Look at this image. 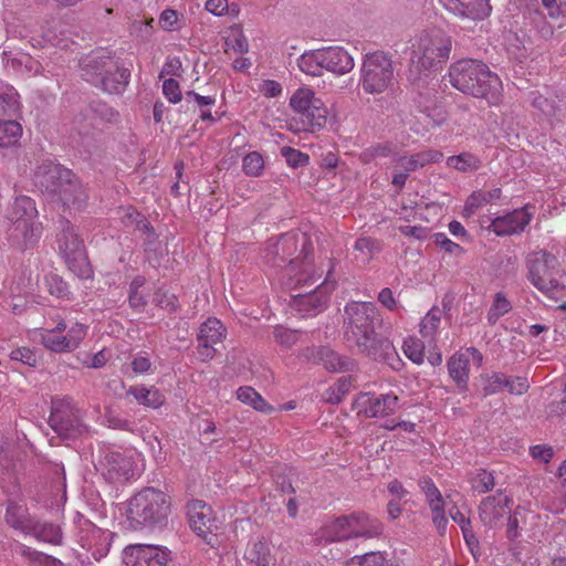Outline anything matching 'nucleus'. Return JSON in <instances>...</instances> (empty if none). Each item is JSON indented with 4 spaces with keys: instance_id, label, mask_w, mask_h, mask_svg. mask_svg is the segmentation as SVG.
Segmentation results:
<instances>
[{
    "instance_id": "23",
    "label": "nucleus",
    "mask_w": 566,
    "mask_h": 566,
    "mask_svg": "<svg viewBox=\"0 0 566 566\" xmlns=\"http://www.w3.org/2000/svg\"><path fill=\"white\" fill-rule=\"evenodd\" d=\"M6 522L12 528L29 535L34 530L36 518L29 513L25 505L10 501L6 511Z\"/></svg>"
},
{
    "instance_id": "17",
    "label": "nucleus",
    "mask_w": 566,
    "mask_h": 566,
    "mask_svg": "<svg viewBox=\"0 0 566 566\" xmlns=\"http://www.w3.org/2000/svg\"><path fill=\"white\" fill-rule=\"evenodd\" d=\"M6 237L11 248L23 252L35 245L39 233L34 223L8 220Z\"/></svg>"
},
{
    "instance_id": "24",
    "label": "nucleus",
    "mask_w": 566,
    "mask_h": 566,
    "mask_svg": "<svg viewBox=\"0 0 566 566\" xmlns=\"http://www.w3.org/2000/svg\"><path fill=\"white\" fill-rule=\"evenodd\" d=\"M443 158V154L439 150L428 149L423 151H419L412 154L410 156L403 155L398 156L396 161V167L406 170L407 172L416 171L420 168H423L430 164L439 163Z\"/></svg>"
},
{
    "instance_id": "49",
    "label": "nucleus",
    "mask_w": 566,
    "mask_h": 566,
    "mask_svg": "<svg viewBox=\"0 0 566 566\" xmlns=\"http://www.w3.org/2000/svg\"><path fill=\"white\" fill-rule=\"evenodd\" d=\"M281 155L285 158L286 164L292 168L304 167L310 161L307 154L289 146L281 148Z\"/></svg>"
},
{
    "instance_id": "12",
    "label": "nucleus",
    "mask_w": 566,
    "mask_h": 566,
    "mask_svg": "<svg viewBox=\"0 0 566 566\" xmlns=\"http://www.w3.org/2000/svg\"><path fill=\"white\" fill-rule=\"evenodd\" d=\"M301 356L308 363L322 365L331 373L352 371L356 367L354 359L342 356L327 346H312L302 350Z\"/></svg>"
},
{
    "instance_id": "41",
    "label": "nucleus",
    "mask_w": 566,
    "mask_h": 566,
    "mask_svg": "<svg viewBox=\"0 0 566 566\" xmlns=\"http://www.w3.org/2000/svg\"><path fill=\"white\" fill-rule=\"evenodd\" d=\"M352 518L348 516L337 517L328 527L327 534L331 541L340 542L352 538Z\"/></svg>"
},
{
    "instance_id": "34",
    "label": "nucleus",
    "mask_w": 566,
    "mask_h": 566,
    "mask_svg": "<svg viewBox=\"0 0 566 566\" xmlns=\"http://www.w3.org/2000/svg\"><path fill=\"white\" fill-rule=\"evenodd\" d=\"M30 535H33L39 541L53 545H61L63 539V534L59 525L46 522L41 523L38 520Z\"/></svg>"
},
{
    "instance_id": "11",
    "label": "nucleus",
    "mask_w": 566,
    "mask_h": 566,
    "mask_svg": "<svg viewBox=\"0 0 566 566\" xmlns=\"http://www.w3.org/2000/svg\"><path fill=\"white\" fill-rule=\"evenodd\" d=\"M49 423L64 440L76 439L86 431L80 410L69 399L53 400Z\"/></svg>"
},
{
    "instance_id": "20",
    "label": "nucleus",
    "mask_w": 566,
    "mask_h": 566,
    "mask_svg": "<svg viewBox=\"0 0 566 566\" xmlns=\"http://www.w3.org/2000/svg\"><path fill=\"white\" fill-rule=\"evenodd\" d=\"M512 500L507 496L501 501L497 496L491 495L482 500L479 505V517L489 528H493L506 515L510 514V503Z\"/></svg>"
},
{
    "instance_id": "50",
    "label": "nucleus",
    "mask_w": 566,
    "mask_h": 566,
    "mask_svg": "<svg viewBox=\"0 0 566 566\" xmlns=\"http://www.w3.org/2000/svg\"><path fill=\"white\" fill-rule=\"evenodd\" d=\"M45 285L49 293L56 297H64L69 294L67 284L55 273H50L45 276Z\"/></svg>"
},
{
    "instance_id": "46",
    "label": "nucleus",
    "mask_w": 566,
    "mask_h": 566,
    "mask_svg": "<svg viewBox=\"0 0 566 566\" xmlns=\"http://www.w3.org/2000/svg\"><path fill=\"white\" fill-rule=\"evenodd\" d=\"M441 321V311L438 307L431 308L420 323V333L423 337H432Z\"/></svg>"
},
{
    "instance_id": "10",
    "label": "nucleus",
    "mask_w": 566,
    "mask_h": 566,
    "mask_svg": "<svg viewBox=\"0 0 566 566\" xmlns=\"http://www.w3.org/2000/svg\"><path fill=\"white\" fill-rule=\"evenodd\" d=\"M57 244L67 268L80 279L92 276L85 247L75 228L69 220H61V231L57 234Z\"/></svg>"
},
{
    "instance_id": "38",
    "label": "nucleus",
    "mask_w": 566,
    "mask_h": 566,
    "mask_svg": "<svg viewBox=\"0 0 566 566\" xmlns=\"http://www.w3.org/2000/svg\"><path fill=\"white\" fill-rule=\"evenodd\" d=\"M321 59H323L322 49L306 52L298 59V67L308 75L319 76L322 75V69H324Z\"/></svg>"
},
{
    "instance_id": "2",
    "label": "nucleus",
    "mask_w": 566,
    "mask_h": 566,
    "mask_svg": "<svg viewBox=\"0 0 566 566\" xmlns=\"http://www.w3.org/2000/svg\"><path fill=\"white\" fill-rule=\"evenodd\" d=\"M451 85L463 94L485 99L490 105H497L502 97V82L481 61L462 59L449 67Z\"/></svg>"
},
{
    "instance_id": "58",
    "label": "nucleus",
    "mask_w": 566,
    "mask_h": 566,
    "mask_svg": "<svg viewBox=\"0 0 566 566\" xmlns=\"http://www.w3.org/2000/svg\"><path fill=\"white\" fill-rule=\"evenodd\" d=\"M433 241L437 245L443 248L448 253H461L463 249L458 243L451 241L444 233L439 232L433 234Z\"/></svg>"
},
{
    "instance_id": "52",
    "label": "nucleus",
    "mask_w": 566,
    "mask_h": 566,
    "mask_svg": "<svg viewBox=\"0 0 566 566\" xmlns=\"http://www.w3.org/2000/svg\"><path fill=\"white\" fill-rule=\"evenodd\" d=\"M423 344L420 340L409 338L403 343V352L406 356L415 364H422L423 361Z\"/></svg>"
},
{
    "instance_id": "26",
    "label": "nucleus",
    "mask_w": 566,
    "mask_h": 566,
    "mask_svg": "<svg viewBox=\"0 0 566 566\" xmlns=\"http://www.w3.org/2000/svg\"><path fill=\"white\" fill-rule=\"evenodd\" d=\"M327 114L328 111L321 99L314 102L311 108H306L298 117L301 124L298 129L311 133L322 129L326 125Z\"/></svg>"
},
{
    "instance_id": "36",
    "label": "nucleus",
    "mask_w": 566,
    "mask_h": 566,
    "mask_svg": "<svg viewBox=\"0 0 566 566\" xmlns=\"http://www.w3.org/2000/svg\"><path fill=\"white\" fill-rule=\"evenodd\" d=\"M245 558L256 566H269L271 560V548L264 537L255 541L248 549Z\"/></svg>"
},
{
    "instance_id": "63",
    "label": "nucleus",
    "mask_w": 566,
    "mask_h": 566,
    "mask_svg": "<svg viewBox=\"0 0 566 566\" xmlns=\"http://www.w3.org/2000/svg\"><path fill=\"white\" fill-rule=\"evenodd\" d=\"M178 21V13L176 10L166 9L161 12L159 23L164 30H174Z\"/></svg>"
},
{
    "instance_id": "48",
    "label": "nucleus",
    "mask_w": 566,
    "mask_h": 566,
    "mask_svg": "<svg viewBox=\"0 0 566 566\" xmlns=\"http://www.w3.org/2000/svg\"><path fill=\"white\" fill-rule=\"evenodd\" d=\"M471 485L474 491L479 493H486L495 485L494 476L486 470L480 469L471 479Z\"/></svg>"
},
{
    "instance_id": "6",
    "label": "nucleus",
    "mask_w": 566,
    "mask_h": 566,
    "mask_svg": "<svg viewBox=\"0 0 566 566\" xmlns=\"http://www.w3.org/2000/svg\"><path fill=\"white\" fill-rule=\"evenodd\" d=\"M452 39L442 30L421 32L411 44L410 61L419 70L438 69L451 53Z\"/></svg>"
},
{
    "instance_id": "18",
    "label": "nucleus",
    "mask_w": 566,
    "mask_h": 566,
    "mask_svg": "<svg viewBox=\"0 0 566 566\" xmlns=\"http://www.w3.org/2000/svg\"><path fill=\"white\" fill-rule=\"evenodd\" d=\"M443 7L454 15L481 20L491 12L489 0H440Z\"/></svg>"
},
{
    "instance_id": "32",
    "label": "nucleus",
    "mask_w": 566,
    "mask_h": 566,
    "mask_svg": "<svg viewBox=\"0 0 566 566\" xmlns=\"http://www.w3.org/2000/svg\"><path fill=\"white\" fill-rule=\"evenodd\" d=\"M102 464L107 469V474L112 480H126L129 476L130 463L120 453L106 454Z\"/></svg>"
},
{
    "instance_id": "40",
    "label": "nucleus",
    "mask_w": 566,
    "mask_h": 566,
    "mask_svg": "<svg viewBox=\"0 0 566 566\" xmlns=\"http://www.w3.org/2000/svg\"><path fill=\"white\" fill-rule=\"evenodd\" d=\"M237 398L240 401L252 406L258 411L271 412L273 410V407L270 406L252 387H240L237 391Z\"/></svg>"
},
{
    "instance_id": "31",
    "label": "nucleus",
    "mask_w": 566,
    "mask_h": 566,
    "mask_svg": "<svg viewBox=\"0 0 566 566\" xmlns=\"http://www.w3.org/2000/svg\"><path fill=\"white\" fill-rule=\"evenodd\" d=\"M448 371L459 389L464 390L469 380V359L464 354H455L448 360Z\"/></svg>"
},
{
    "instance_id": "21",
    "label": "nucleus",
    "mask_w": 566,
    "mask_h": 566,
    "mask_svg": "<svg viewBox=\"0 0 566 566\" xmlns=\"http://www.w3.org/2000/svg\"><path fill=\"white\" fill-rule=\"evenodd\" d=\"M322 53L324 69L332 73L343 75L354 69L353 56L340 46L323 48Z\"/></svg>"
},
{
    "instance_id": "22",
    "label": "nucleus",
    "mask_w": 566,
    "mask_h": 566,
    "mask_svg": "<svg viewBox=\"0 0 566 566\" xmlns=\"http://www.w3.org/2000/svg\"><path fill=\"white\" fill-rule=\"evenodd\" d=\"M506 388L513 395H522L527 391L530 385L524 377L510 378L502 373H493L484 386L486 395H493Z\"/></svg>"
},
{
    "instance_id": "55",
    "label": "nucleus",
    "mask_w": 566,
    "mask_h": 566,
    "mask_svg": "<svg viewBox=\"0 0 566 566\" xmlns=\"http://www.w3.org/2000/svg\"><path fill=\"white\" fill-rule=\"evenodd\" d=\"M10 358L12 360L21 361L30 367H35L38 365V357L35 353L28 347L13 349L10 354Z\"/></svg>"
},
{
    "instance_id": "64",
    "label": "nucleus",
    "mask_w": 566,
    "mask_h": 566,
    "mask_svg": "<svg viewBox=\"0 0 566 566\" xmlns=\"http://www.w3.org/2000/svg\"><path fill=\"white\" fill-rule=\"evenodd\" d=\"M260 91L266 97H276L282 93V86L276 81L265 80L263 81Z\"/></svg>"
},
{
    "instance_id": "42",
    "label": "nucleus",
    "mask_w": 566,
    "mask_h": 566,
    "mask_svg": "<svg viewBox=\"0 0 566 566\" xmlns=\"http://www.w3.org/2000/svg\"><path fill=\"white\" fill-rule=\"evenodd\" d=\"M22 134L21 125L15 120L0 122V147L14 146Z\"/></svg>"
},
{
    "instance_id": "27",
    "label": "nucleus",
    "mask_w": 566,
    "mask_h": 566,
    "mask_svg": "<svg viewBox=\"0 0 566 566\" xmlns=\"http://www.w3.org/2000/svg\"><path fill=\"white\" fill-rule=\"evenodd\" d=\"M352 538H374L382 533V524L365 513L352 514Z\"/></svg>"
},
{
    "instance_id": "8",
    "label": "nucleus",
    "mask_w": 566,
    "mask_h": 566,
    "mask_svg": "<svg viewBox=\"0 0 566 566\" xmlns=\"http://www.w3.org/2000/svg\"><path fill=\"white\" fill-rule=\"evenodd\" d=\"M301 273L297 277H291L292 290H298L292 294V307L304 313V315L315 316L326 308L331 292L334 290V283L326 280L318 285L312 282L313 276L303 277Z\"/></svg>"
},
{
    "instance_id": "51",
    "label": "nucleus",
    "mask_w": 566,
    "mask_h": 566,
    "mask_svg": "<svg viewBox=\"0 0 566 566\" xmlns=\"http://www.w3.org/2000/svg\"><path fill=\"white\" fill-rule=\"evenodd\" d=\"M420 485L421 490L426 494L430 507L444 504L441 492L439 491V489L436 486L431 479H423L420 482Z\"/></svg>"
},
{
    "instance_id": "1",
    "label": "nucleus",
    "mask_w": 566,
    "mask_h": 566,
    "mask_svg": "<svg viewBox=\"0 0 566 566\" xmlns=\"http://www.w3.org/2000/svg\"><path fill=\"white\" fill-rule=\"evenodd\" d=\"M344 312V338L347 345L398 370L401 360L394 344L377 332L382 326V317L377 306L371 302H350Z\"/></svg>"
},
{
    "instance_id": "35",
    "label": "nucleus",
    "mask_w": 566,
    "mask_h": 566,
    "mask_svg": "<svg viewBox=\"0 0 566 566\" xmlns=\"http://www.w3.org/2000/svg\"><path fill=\"white\" fill-rule=\"evenodd\" d=\"M127 395L134 396V398L146 407L158 408L164 401L165 397L160 394L158 389L154 388H145V387H134L132 386L127 390Z\"/></svg>"
},
{
    "instance_id": "29",
    "label": "nucleus",
    "mask_w": 566,
    "mask_h": 566,
    "mask_svg": "<svg viewBox=\"0 0 566 566\" xmlns=\"http://www.w3.org/2000/svg\"><path fill=\"white\" fill-rule=\"evenodd\" d=\"M398 406V397L396 395H380L368 400L365 407V415L368 418L386 417L395 412Z\"/></svg>"
},
{
    "instance_id": "45",
    "label": "nucleus",
    "mask_w": 566,
    "mask_h": 566,
    "mask_svg": "<svg viewBox=\"0 0 566 566\" xmlns=\"http://www.w3.org/2000/svg\"><path fill=\"white\" fill-rule=\"evenodd\" d=\"M346 566H392L380 552H369L361 556H355Z\"/></svg>"
},
{
    "instance_id": "57",
    "label": "nucleus",
    "mask_w": 566,
    "mask_h": 566,
    "mask_svg": "<svg viewBox=\"0 0 566 566\" xmlns=\"http://www.w3.org/2000/svg\"><path fill=\"white\" fill-rule=\"evenodd\" d=\"M530 453L535 460L543 463H548L554 457L553 448L546 444H537L531 447Z\"/></svg>"
},
{
    "instance_id": "25",
    "label": "nucleus",
    "mask_w": 566,
    "mask_h": 566,
    "mask_svg": "<svg viewBox=\"0 0 566 566\" xmlns=\"http://www.w3.org/2000/svg\"><path fill=\"white\" fill-rule=\"evenodd\" d=\"M78 335L77 336H71V335H59L54 331H49L46 334L42 336V343L43 345L56 353L62 352H70L75 349L80 342L85 336V329H83L82 326L77 329Z\"/></svg>"
},
{
    "instance_id": "16",
    "label": "nucleus",
    "mask_w": 566,
    "mask_h": 566,
    "mask_svg": "<svg viewBox=\"0 0 566 566\" xmlns=\"http://www.w3.org/2000/svg\"><path fill=\"white\" fill-rule=\"evenodd\" d=\"M226 337V327L217 318H208L201 324L198 334V353L202 360L212 359L216 355L214 345Z\"/></svg>"
},
{
    "instance_id": "62",
    "label": "nucleus",
    "mask_w": 566,
    "mask_h": 566,
    "mask_svg": "<svg viewBox=\"0 0 566 566\" xmlns=\"http://www.w3.org/2000/svg\"><path fill=\"white\" fill-rule=\"evenodd\" d=\"M349 380L346 378H339L336 386L337 394L333 391V394L327 398V401L332 403H339L343 397L349 391Z\"/></svg>"
},
{
    "instance_id": "30",
    "label": "nucleus",
    "mask_w": 566,
    "mask_h": 566,
    "mask_svg": "<svg viewBox=\"0 0 566 566\" xmlns=\"http://www.w3.org/2000/svg\"><path fill=\"white\" fill-rule=\"evenodd\" d=\"M38 216L34 201L27 196L17 197L8 216V220L34 223Z\"/></svg>"
},
{
    "instance_id": "53",
    "label": "nucleus",
    "mask_w": 566,
    "mask_h": 566,
    "mask_svg": "<svg viewBox=\"0 0 566 566\" xmlns=\"http://www.w3.org/2000/svg\"><path fill=\"white\" fill-rule=\"evenodd\" d=\"M392 154V145L390 143H379L367 148L361 157L365 161H370L377 157H388Z\"/></svg>"
},
{
    "instance_id": "15",
    "label": "nucleus",
    "mask_w": 566,
    "mask_h": 566,
    "mask_svg": "<svg viewBox=\"0 0 566 566\" xmlns=\"http://www.w3.org/2000/svg\"><path fill=\"white\" fill-rule=\"evenodd\" d=\"M72 177V170L52 161L43 163L35 171V185L43 191L56 196L64 181Z\"/></svg>"
},
{
    "instance_id": "9",
    "label": "nucleus",
    "mask_w": 566,
    "mask_h": 566,
    "mask_svg": "<svg viewBox=\"0 0 566 566\" xmlns=\"http://www.w3.org/2000/svg\"><path fill=\"white\" fill-rule=\"evenodd\" d=\"M526 268L528 279L533 285L543 293H553L563 285L559 279L563 276L557 258L546 251L538 250L527 254Z\"/></svg>"
},
{
    "instance_id": "39",
    "label": "nucleus",
    "mask_w": 566,
    "mask_h": 566,
    "mask_svg": "<svg viewBox=\"0 0 566 566\" xmlns=\"http://www.w3.org/2000/svg\"><path fill=\"white\" fill-rule=\"evenodd\" d=\"M501 189L494 188L489 191H473L467 199L464 211L469 214H472L478 208L482 207L484 203H489L495 199L501 197Z\"/></svg>"
},
{
    "instance_id": "13",
    "label": "nucleus",
    "mask_w": 566,
    "mask_h": 566,
    "mask_svg": "<svg viewBox=\"0 0 566 566\" xmlns=\"http://www.w3.org/2000/svg\"><path fill=\"white\" fill-rule=\"evenodd\" d=\"M187 514L191 530L213 547L216 535L212 533L213 520L210 506L201 500H192L187 504Z\"/></svg>"
},
{
    "instance_id": "37",
    "label": "nucleus",
    "mask_w": 566,
    "mask_h": 566,
    "mask_svg": "<svg viewBox=\"0 0 566 566\" xmlns=\"http://www.w3.org/2000/svg\"><path fill=\"white\" fill-rule=\"evenodd\" d=\"M447 165L461 172H469L479 170L482 167V161L471 153H461L459 155L450 156L447 159Z\"/></svg>"
},
{
    "instance_id": "28",
    "label": "nucleus",
    "mask_w": 566,
    "mask_h": 566,
    "mask_svg": "<svg viewBox=\"0 0 566 566\" xmlns=\"http://www.w3.org/2000/svg\"><path fill=\"white\" fill-rule=\"evenodd\" d=\"M57 199L65 207L81 208L87 199V195L80 184L75 175L72 172V177L69 181H64L61 190L56 193Z\"/></svg>"
},
{
    "instance_id": "47",
    "label": "nucleus",
    "mask_w": 566,
    "mask_h": 566,
    "mask_svg": "<svg viewBox=\"0 0 566 566\" xmlns=\"http://www.w3.org/2000/svg\"><path fill=\"white\" fill-rule=\"evenodd\" d=\"M243 171L251 177H259L264 169V160L260 153L251 151L243 158Z\"/></svg>"
},
{
    "instance_id": "44",
    "label": "nucleus",
    "mask_w": 566,
    "mask_h": 566,
    "mask_svg": "<svg viewBox=\"0 0 566 566\" xmlns=\"http://www.w3.org/2000/svg\"><path fill=\"white\" fill-rule=\"evenodd\" d=\"M512 310L511 302L505 297L502 292L494 295L493 303L488 312L486 321L489 325L493 326L496 322Z\"/></svg>"
},
{
    "instance_id": "54",
    "label": "nucleus",
    "mask_w": 566,
    "mask_h": 566,
    "mask_svg": "<svg viewBox=\"0 0 566 566\" xmlns=\"http://www.w3.org/2000/svg\"><path fill=\"white\" fill-rule=\"evenodd\" d=\"M297 334V331H292L283 326H276L273 332L275 340L285 347H291L296 343Z\"/></svg>"
},
{
    "instance_id": "56",
    "label": "nucleus",
    "mask_w": 566,
    "mask_h": 566,
    "mask_svg": "<svg viewBox=\"0 0 566 566\" xmlns=\"http://www.w3.org/2000/svg\"><path fill=\"white\" fill-rule=\"evenodd\" d=\"M163 92L169 102L176 104L181 101L182 94L179 86V83L174 78H168L164 81Z\"/></svg>"
},
{
    "instance_id": "43",
    "label": "nucleus",
    "mask_w": 566,
    "mask_h": 566,
    "mask_svg": "<svg viewBox=\"0 0 566 566\" xmlns=\"http://www.w3.org/2000/svg\"><path fill=\"white\" fill-rule=\"evenodd\" d=\"M318 99L319 98L314 96V92L312 90L301 87L291 96L290 106L300 117L306 108H311V105Z\"/></svg>"
},
{
    "instance_id": "3",
    "label": "nucleus",
    "mask_w": 566,
    "mask_h": 566,
    "mask_svg": "<svg viewBox=\"0 0 566 566\" xmlns=\"http://www.w3.org/2000/svg\"><path fill=\"white\" fill-rule=\"evenodd\" d=\"M81 77L108 94H122L129 83L130 71L105 49H96L80 60Z\"/></svg>"
},
{
    "instance_id": "33",
    "label": "nucleus",
    "mask_w": 566,
    "mask_h": 566,
    "mask_svg": "<svg viewBox=\"0 0 566 566\" xmlns=\"http://www.w3.org/2000/svg\"><path fill=\"white\" fill-rule=\"evenodd\" d=\"M10 551L13 555L15 554L23 557L29 566H48L49 563H53L52 559L54 558L51 555L33 549L18 541L11 543Z\"/></svg>"
},
{
    "instance_id": "5",
    "label": "nucleus",
    "mask_w": 566,
    "mask_h": 566,
    "mask_svg": "<svg viewBox=\"0 0 566 566\" xmlns=\"http://www.w3.org/2000/svg\"><path fill=\"white\" fill-rule=\"evenodd\" d=\"M170 496L148 486L129 500L127 517L134 528L163 526L170 514Z\"/></svg>"
},
{
    "instance_id": "60",
    "label": "nucleus",
    "mask_w": 566,
    "mask_h": 566,
    "mask_svg": "<svg viewBox=\"0 0 566 566\" xmlns=\"http://www.w3.org/2000/svg\"><path fill=\"white\" fill-rule=\"evenodd\" d=\"M92 109L98 117L108 123L115 122L118 117V113L105 103H95Z\"/></svg>"
},
{
    "instance_id": "61",
    "label": "nucleus",
    "mask_w": 566,
    "mask_h": 566,
    "mask_svg": "<svg viewBox=\"0 0 566 566\" xmlns=\"http://www.w3.org/2000/svg\"><path fill=\"white\" fill-rule=\"evenodd\" d=\"M155 301L158 306H160L161 308L167 310L169 312L177 311V308L179 306L178 300L174 294L157 292Z\"/></svg>"
},
{
    "instance_id": "7",
    "label": "nucleus",
    "mask_w": 566,
    "mask_h": 566,
    "mask_svg": "<svg viewBox=\"0 0 566 566\" xmlns=\"http://www.w3.org/2000/svg\"><path fill=\"white\" fill-rule=\"evenodd\" d=\"M395 81V65L389 53L378 50L365 54L359 83L366 94H382L394 87Z\"/></svg>"
},
{
    "instance_id": "4",
    "label": "nucleus",
    "mask_w": 566,
    "mask_h": 566,
    "mask_svg": "<svg viewBox=\"0 0 566 566\" xmlns=\"http://www.w3.org/2000/svg\"><path fill=\"white\" fill-rule=\"evenodd\" d=\"M313 252V242L306 232H290L269 243L264 259L272 266H287L292 273L298 265H311Z\"/></svg>"
},
{
    "instance_id": "19",
    "label": "nucleus",
    "mask_w": 566,
    "mask_h": 566,
    "mask_svg": "<svg viewBox=\"0 0 566 566\" xmlns=\"http://www.w3.org/2000/svg\"><path fill=\"white\" fill-rule=\"evenodd\" d=\"M530 221L531 214L524 209H517L505 216L494 218L489 229L496 235H512L524 231Z\"/></svg>"
},
{
    "instance_id": "14",
    "label": "nucleus",
    "mask_w": 566,
    "mask_h": 566,
    "mask_svg": "<svg viewBox=\"0 0 566 566\" xmlns=\"http://www.w3.org/2000/svg\"><path fill=\"white\" fill-rule=\"evenodd\" d=\"M167 560V554L155 545H129L123 552L126 566H165Z\"/></svg>"
},
{
    "instance_id": "59",
    "label": "nucleus",
    "mask_w": 566,
    "mask_h": 566,
    "mask_svg": "<svg viewBox=\"0 0 566 566\" xmlns=\"http://www.w3.org/2000/svg\"><path fill=\"white\" fill-rule=\"evenodd\" d=\"M432 512V522L437 527L440 535H443L448 524V520L444 514V504L436 505L430 507Z\"/></svg>"
}]
</instances>
